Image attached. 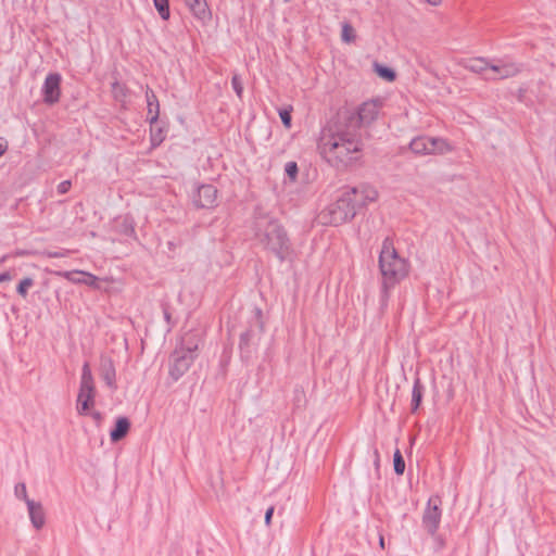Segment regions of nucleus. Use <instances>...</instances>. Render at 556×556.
I'll list each match as a JSON object with an SVG mask.
<instances>
[{
	"instance_id": "f257e3e1",
	"label": "nucleus",
	"mask_w": 556,
	"mask_h": 556,
	"mask_svg": "<svg viewBox=\"0 0 556 556\" xmlns=\"http://www.w3.org/2000/svg\"><path fill=\"white\" fill-rule=\"evenodd\" d=\"M253 231L257 243L264 250L273 253L280 262L292 255V244L285 227L278 219L258 208L254 215Z\"/></svg>"
},
{
	"instance_id": "f03ea898",
	"label": "nucleus",
	"mask_w": 556,
	"mask_h": 556,
	"mask_svg": "<svg viewBox=\"0 0 556 556\" xmlns=\"http://www.w3.org/2000/svg\"><path fill=\"white\" fill-rule=\"evenodd\" d=\"M318 148L330 164L343 168L359 159L362 142L351 132L324 129Z\"/></svg>"
},
{
	"instance_id": "7ed1b4c3",
	"label": "nucleus",
	"mask_w": 556,
	"mask_h": 556,
	"mask_svg": "<svg viewBox=\"0 0 556 556\" xmlns=\"http://www.w3.org/2000/svg\"><path fill=\"white\" fill-rule=\"evenodd\" d=\"M379 268L387 290L404 279L408 274V263L399 256L391 239L386 238L379 254Z\"/></svg>"
},
{
	"instance_id": "20e7f679",
	"label": "nucleus",
	"mask_w": 556,
	"mask_h": 556,
	"mask_svg": "<svg viewBox=\"0 0 556 556\" xmlns=\"http://www.w3.org/2000/svg\"><path fill=\"white\" fill-rule=\"evenodd\" d=\"M355 208L353 200L344 190L336 202L331 203L326 211L321 213L324 223L338 226L344 224L355 217Z\"/></svg>"
},
{
	"instance_id": "39448f33",
	"label": "nucleus",
	"mask_w": 556,
	"mask_h": 556,
	"mask_svg": "<svg viewBox=\"0 0 556 556\" xmlns=\"http://www.w3.org/2000/svg\"><path fill=\"white\" fill-rule=\"evenodd\" d=\"M96 387L93 376L88 363H85L81 369L79 392L77 395V412L79 415H87L89 409L94 406Z\"/></svg>"
},
{
	"instance_id": "423d86ee",
	"label": "nucleus",
	"mask_w": 556,
	"mask_h": 556,
	"mask_svg": "<svg viewBox=\"0 0 556 556\" xmlns=\"http://www.w3.org/2000/svg\"><path fill=\"white\" fill-rule=\"evenodd\" d=\"M409 149L415 154H444L452 150L445 139L432 138L428 136H419L414 138L409 143Z\"/></svg>"
},
{
	"instance_id": "0eeeda50",
	"label": "nucleus",
	"mask_w": 556,
	"mask_h": 556,
	"mask_svg": "<svg viewBox=\"0 0 556 556\" xmlns=\"http://www.w3.org/2000/svg\"><path fill=\"white\" fill-rule=\"evenodd\" d=\"M197 349L194 348H181L175 350L170 356L172 364L169 368V375L174 380H178L191 366L194 355L193 352Z\"/></svg>"
},
{
	"instance_id": "6e6552de",
	"label": "nucleus",
	"mask_w": 556,
	"mask_h": 556,
	"mask_svg": "<svg viewBox=\"0 0 556 556\" xmlns=\"http://www.w3.org/2000/svg\"><path fill=\"white\" fill-rule=\"evenodd\" d=\"M441 498L432 496L427 503V507L422 514V527L431 535L434 536L441 522L442 510L440 508Z\"/></svg>"
},
{
	"instance_id": "1a4fd4ad",
	"label": "nucleus",
	"mask_w": 556,
	"mask_h": 556,
	"mask_svg": "<svg viewBox=\"0 0 556 556\" xmlns=\"http://www.w3.org/2000/svg\"><path fill=\"white\" fill-rule=\"evenodd\" d=\"M345 190L350 198L353 200L355 213H357V210L361 207H364L378 199V191L372 186L367 184H361L356 187L348 188Z\"/></svg>"
},
{
	"instance_id": "9d476101",
	"label": "nucleus",
	"mask_w": 556,
	"mask_h": 556,
	"mask_svg": "<svg viewBox=\"0 0 556 556\" xmlns=\"http://www.w3.org/2000/svg\"><path fill=\"white\" fill-rule=\"evenodd\" d=\"M61 75L58 73L49 74L43 83L42 92L43 101L47 104H54L59 102L61 97Z\"/></svg>"
},
{
	"instance_id": "9b49d317",
	"label": "nucleus",
	"mask_w": 556,
	"mask_h": 556,
	"mask_svg": "<svg viewBox=\"0 0 556 556\" xmlns=\"http://www.w3.org/2000/svg\"><path fill=\"white\" fill-rule=\"evenodd\" d=\"M217 189L213 185H202L193 197V203L200 208H211L215 205Z\"/></svg>"
},
{
	"instance_id": "f8f14e48",
	"label": "nucleus",
	"mask_w": 556,
	"mask_h": 556,
	"mask_svg": "<svg viewBox=\"0 0 556 556\" xmlns=\"http://www.w3.org/2000/svg\"><path fill=\"white\" fill-rule=\"evenodd\" d=\"M380 101L371 100L364 102L357 110V123L361 125L371 124L378 116Z\"/></svg>"
},
{
	"instance_id": "ddd939ff",
	"label": "nucleus",
	"mask_w": 556,
	"mask_h": 556,
	"mask_svg": "<svg viewBox=\"0 0 556 556\" xmlns=\"http://www.w3.org/2000/svg\"><path fill=\"white\" fill-rule=\"evenodd\" d=\"M54 274L74 283H84L90 287H97L98 278L84 270L55 271Z\"/></svg>"
},
{
	"instance_id": "4468645a",
	"label": "nucleus",
	"mask_w": 556,
	"mask_h": 556,
	"mask_svg": "<svg viewBox=\"0 0 556 556\" xmlns=\"http://www.w3.org/2000/svg\"><path fill=\"white\" fill-rule=\"evenodd\" d=\"M490 70L497 74L495 78L506 79L518 75L521 71L520 65L514 62H502L491 63Z\"/></svg>"
},
{
	"instance_id": "2eb2a0df",
	"label": "nucleus",
	"mask_w": 556,
	"mask_h": 556,
	"mask_svg": "<svg viewBox=\"0 0 556 556\" xmlns=\"http://www.w3.org/2000/svg\"><path fill=\"white\" fill-rule=\"evenodd\" d=\"M185 3L197 20L205 23L212 18V12L206 0H185Z\"/></svg>"
},
{
	"instance_id": "dca6fc26",
	"label": "nucleus",
	"mask_w": 556,
	"mask_h": 556,
	"mask_svg": "<svg viewBox=\"0 0 556 556\" xmlns=\"http://www.w3.org/2000/svg\"><path fill=\"white\" fill-rule=\"evenodd\" d=\"M27 508L31 525L40 530L46 523V515L41 503L27 500Z\"/></svg>"
},
{
	"instance_id": "f3484780",
	"label": "nucleus",
	"mask_w": 556,
	"mask_h": 556,
	"mask_svg": "<svg viewBox=\"0 0 556 556\" xmlns=\"http://www.w3.org/2000/svg\"><path fill=\"white\" fill-rule=\"evenodd\" d=\"M146 99H147V119L150 122V124H154L159 119L160 115V103L159 100L152 89L149 87L146 90Z\"/></svg>"
},
{
	"instance_id": "a211bd4d",
	"label": "nucleus",
	"mask_w": 556,
	"mask_h": 556,
	"mask_svg": "<svg viewBox=\"0 0 556 556\" xmlns=\"http://www.w3.org/2000/svg\"><path fill=\"white\" fill-rule=\"evenodd\" d=\"M101 377L104 382L111 388L116 389L115 378L116 371L111 358H102L100 364Z\"/></svg>"
},
{
	"instance_id": "6ab92c4d",
	"label": "nucleus",
	"mask_w": 556,
	"mask_h": 556,
	"mask_svg": "<svg viewBox=\"0 0 556 556\" xmlns=\"http://www.w3.org/2000/svg\"><path fill=\"white\" fill-rule=\"evenodd\" d=\"M130 429V421L127 417H118L115 422L114 429L110 432L112 442H118L124 439Z\"/></svg>"
},
{
	"instance_id": "aec40b11",
	"label": "nucleus",
	"mask_w": 556,
	"mask_h": 556,
	"mask_svg": "<svg viewBox=\"0 0 556 556\" xmlns=\"http://www.w3.org/2000/svg\"><path fill=\"white\" fill-rule=\"evenodd\" d=\"M491 63L485 58H472L464 63V67L472 73H483L490 68Z\"/></svg>"
},
{
	"instance_id": "412c9836",
	"label": "nucleus",
	"mask_w": 556,
	"mask_h": 556,
	"mask_svg": "<svg viewBox=\"0 0 556 556\" xmlns=\"http://www.w3.org/2000/svg\"><path fill=\"white\" fill-rule=\"evenodd\" d=\"M424 396V386L420 379L417 377L414 381L413 390H412V412L415 413L422 401Z\"/></svg>"
},
{
	"instance_id": "4be33fe9",
	"label": "nucleus",
	"mask_w": 556,
	"mask_h": 556,
	"mask_svg": "<svg viewBox=\"0 0 556 556\" xmlns=\"http://www.w3.org/2000/svg\"><path fill=\"white\" fill-rule=\"evenodd\" d=\"M112 94L116 101L125 102L128 96V89L124 84L119 81H114L112 84Z\"/></svg>"
},
{
	"instance_id": "5701e85b",
	"label": "nucleus",
	"mask_w": 556,
	"mask_h": 556,
	"mask_svg": "<svg viewBox=\"0 0 556 556\" xmlns=\"http://www.w3.org/2000/svg\"><path fill=\"white\" fill-rule=\"evenodd\" d=\"M341 39L345 43L354 42L356 39L355 29L349 22L342 23Z\"/></svg>"
},
{
	"instance_id": "b1692460",
	"label": "nucleus",
	"mask_w": 556,
	"mask_h": 556,
	"mask_svg": "<svg viewBox=\"0 0 556 556\" xmlns=\"http://www.w3.org/2000/svg\"><path fill=\"white\" fill-rule=\"evenodd\" d=\"M119 231L129 237H136L135 222L130 216H125L119 225Z\"/></svg>"
},
{
	"instance_id": "393cba45",
	"label": "nucleus",
	"mask_w": 556,
	"mask_h": 556,
	"mask_svg": "<svg viewBox=\"0 0 556 556\" xmlns=\"http://www.w3.org/2000/svg\"><path fill=\"white\" fill-rule=\"evenodd\" d=\"M375 71L381 78L388 81H393L396 77V74L392 68L380 65L378 63H375Z\"/></svg>"
},
{
	"instance_id": "a878e982",
	"label": "nucleus",
	"mask_w": 556,
	"mask_h": 556,
	"mask_svg": "<svg viewBox=\"0 0 556 556\" xmlns=\"http://www.w3.org/2000/svg\"><path fill=\"white\" fill-rule=\"evenodd\" d=\"M154 7L159 12L160 16L167 21L170 16L168 0H153Z\"/></svg>"
},
{
	"instance_id": "bb28decb",
	"label": "nucleus",
	"mask_w": 556,
	"mask_h": 556,
	"mask_svg": "<svg viewBox=\"0 0 556 556\" xmlns=\"http://www.w3.org/2000/svg\"><path fill=\"white\" fill-rule=\"evenodd\" d=\"M393 466L394 471L396 475H403L405 470V462L404 458L400 452V450H396L393 455Z\"/></svg>"
},
{
	"instance_id": "cd10ccee",
	"label": "nucleus",
	"mask_w": 556,
	"mask_h": 556,
	"mask_svg": "<svg viewBox=\"0 0 556 556\" xmlns=\"http://www.w3.org/2000/svg\"><path fill=\"white\" fill-rule=\"evenodd\" d=\"M34 286V279L30 277H26L22 279L16 288V292L23 296H27L28 289Z\"/></svg>"
},
{
	"instance_id": "c85d7f7f",
	"label": "nucleus",
	"mask_w": 556,
	"mask_h": 556,
	"mask_svg": "<svg viewBox=\"0 0 556 556\" xmlns=\"http://www.w3.org/2000/svg\"><path fill=\"white\" fill-rule=\"evenodd\" d=\"M253 337H254L253 330L249 329V330L244 331L240 336V343H239L240 349L241 350L248 349L250 346V342Z\"/></svg>"
},
{
	"instance_id": "c756f323",
	"label": "nucleus",
	"mask_w": 556,
	"mask_h": 556,
	"mask_svg": "<svg viewBox=\"0 0 556 556\" xmlns=\"http://www.w3.org/2000/svg\"><path fill=\"white\" fill-rule=\"evenodd\" d=\"M291 110H292V108L279 110V116H280L281 122L286 128L291 127Z\"/></svg>"
},
{
	"instance_id": "7c9ffc66",
	"label": "nucleus",
	"mask_w": 556,
	"mask_h": 556,
	"mask_svg": "<svg viewBox=\"0 0 556 556\" xmlns=\"http://www.w3.org/2000/svg\"><path fill=\"white\" fill-rule=\"evenodd\" d=\"M231 85H232V88L236 92V94L241 98L242 97V92H243V86H242V81L239 77V75L235 74L231 78Z\"/></svg>"
},
{
	"instance_id": "2f4dec72",
	"label": "nucleus",
	"mask_w": 556,
	"mask_h": 556,
	"mask_svg": "<svg viewBox=\"0 0 556 556\" xmlns=\"http://www.w3.org/2000/svg\"><path fill=\"white\" fill-rule=\"evenodd\" d=\"M285 170L291 180H295L296 175H298V165L295 162L287 163Z\"/></svg>"
},
{
	"instance_id": "473e14b6",
	"label": "nucleus",
	"mask_w": 556,
	"mask_h": 556,
	"mask_svg": "<svg viewBox=\"0 0 556 556\" xmlns=\"http://www.w3.org/2000/svg\"><path fill=\"white\" fill-rule=\"evenodd\" d=\"M15 495L18 497V498H22L23 501H25V503L27 504V500H30L28 496H27V491H26V485L25 483H18L16 484L15 486Z\"/></svg>"
},
{
	"instance_id": "72a5a7b5",
	"label": "nucleus",
	"mask_w": 556,
	"mask_h": 556,
	"mask_svg": "<svg viewBox=\"0 0 556 556\" xmlns=\"http://www.w3.org/2000/svg\"><path fill=\"white\" fill-rule=\"evenodd\" d=\"M72 187V182L71 180H63L61 181L59 185H58V192L60 194H64L66 192H68V190L71 189Z\"/></svg>"
},
{
	"instance_id": "f704fd0d",
	"label": "nucleus",
	"mask_w": 556,
	"mask_h": 556,
	"mask_svg": "<svg viewBox=\"0 0 556 556\" xmlns=\"http://www.w3.org/2000/svg\"><path fill=\"white\" fill-rule=\"evenodd\" d=\"M70 254L68 250L65 251H54V252H46V255L51 258H59V257H65Z\"/></svg>"
},
{
	"instance_id": "c9c22d12",
	"label": "nucleus",
	"mask_w": 556,
	"mask_h": 556,
	"mask_svg": "<svg viewBox=\"0 0 556 556\" xmlns=\"http://www.w3.org/2000/svg\"><path fill=\"white\" fill-rule=\"evenodd\" d=\"M273 514H274V506H270V507L266 510V513H265V523H266L267 526H269V525H270Z\"/></svg>"
},
{
	"instance_id": "e433bc0d",
	"label": "nucleus",
	"mask_w": 556,
	"mask_h": 556,
	"mask_svg": "<svg viewBox=\"0 0 556 556\" xmlns=\"http://www.w3.org/2000/svg\"><path fill=\"white\" fill-rule=\"evenodd\" d=\"M161 132L162 131L160 130L157 134L152 135L151 140H152L153 144H160L163 141V137L161 136Z\"/></svg>"
},
{
	"instance_id": "4c0bfd02",
	"label": "nucleus",
	"mask_w": 556,
	"mask_h": 556,
	"mask_svg": "<svg viewBox=\"0 0 556 556\" xmlns=\"http://www.w3.org/2000/svg\"><path fill=\"white\" fill-rule=\"evenodd\" d=\"M12 279V276L9 271H4L0 274V283L4 281H9Z\"/></svg>"
},
{
	"instance_id": "58836bf2",
	"label": "nucleus",
	"mask_w": 556,
	"mask_h": 556,
	"mask_svg": "<svg viewBox=\"0 0 556 556\" xmlns=\"http://www.w3.org/2000/svg\"><path fill=\"white\" fill-rule=\"evenodd\" d=\"M433 538L435 539V542H437V544H438V547H439V548H442V547L444 546V544H445V543H444V540H443L442 538H440V536H435V535H434Z\"/></svg>"
},
{
	"instance_id": "ea45409f",
	"label": "nucleus",
	"mask_w": 556,
	"mask_h": 556,
	"mask_svg": "<svg viewBox=\"0 0 556 556\" xmlns=\"http://www.w3.org/2000/svg\"><path fill=\"white\" fill-rule=\"evenodd\" d=\"M91 416H92V418H93L94 420H97V421H100V420H101V418H102V415H101V413H100V412H93V413L91 414Z\"/></svg>"
},
{
	"instance_id": "a19ab883",
	"label": "nucleus",
	"mask_w": 556,
	"mask_h": 556,
	"mask_svg": "<svg viewBox=\"0 0 556 556\" xmlns=\"http://www.w3.org/2000/svg\"><path fill=\"white\" fill-rule=\"evenodd\" d=\"M427 3L431 5H439L441 3V0H425Z\"/></svg>"
},
{
	"instance_id": "79ce46f5",
	"label": "nucleus",
	"mask_w": 556,
	"mask_h": 556,
	"mask_svg": "<svg viewBox=\"0 0 556 556\" xmlns=\"http://www.w3.org/2000/svg\"><path fill=\"white\" fill-rule=\"evenodd\" d=\"M164 317L167 321L170 319V314L167 311H164Z\"/></svg>"
},
{
	"instance_id": "37998d69",
	"label": "nucleus",
	"mask_w": 556,
	"mask_h": 556,
	"mask_svg": "<svg viewBox=\"0 0 556 556\" xmlns=\"http://www.w3.org/2000/svg\"><path fill=\"white\" fill-rule=\"evenodd\" d=\"M5 148H7L5 146L0 143V156L4 153Z\"/></svg>"
},
{
	"instance_id": "c03bdc74",
	"label": "nucleus",
	"mask_w": 556,
	"mask_h": 556,
	"mask_svg": "<svg viewBox=\"0 0 556 556\" xmlns=\"http://www.w3.org/2000/svg\"><path fill=\"white\" fill-rule=\"evenodd\" d=\"M379 544H380V546L382 548L384 547V539H383V536H380Z\"/></svg>"
},
{
	"instance_id": "a18cd8bd",
	"label": "nucleus",
	"mask_w": 556,
	"mask_h": 556,
	"mask_svg": "<svg viewBox=\"0 0 556 556\" xmlns=\"http://www.w3.org/2000/svg\"><path fill=\"white\" fill-rule=\"evenodd\" d=\"M8 258V255H3L1 258H0V263H4Z\"/></svg>"
},
{
	"instance_id": "49530a36",
	"label": "nucleus",
	"mask_w": 556,
	"mask_h": 556,
	"mask_svg": "<svg viewBox=\"0 0 556 556\" xmlns=\"http://www.w3.org/2000/svg\"><path fill=\"white\" fill-rule=\"evenodd\" d=\"M375 455H376V463L378 464V460H379V454H378V451H377V450L375 451Z\"/></svg>"
},
{
	"instance_id": "de8ad7c7",
	"label": "nucleus",
	"mask_w": 556,
	"mask_h": 556,
	"mask_svg": "<svg viewBox=\"0 0 556 556\" xmlns=\"http://www.w3.org/2000/svg\"><path fill=\"white\" fill-rule=\"evenodd\" d=\"M285 2H289L290 0H283Z\"/></svg>"
}]
</instances>
